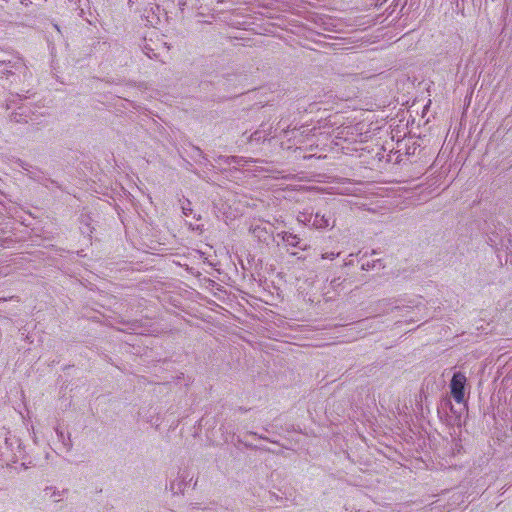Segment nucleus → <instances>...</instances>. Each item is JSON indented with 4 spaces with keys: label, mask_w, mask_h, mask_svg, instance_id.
<instances>
[{
    "label": "nucleus",
    "mask_w": 512,
    "mask_h": 512,
    "mask_svg": "<svg viewBox=\"0 0 512 512\" xmlns=\"http://www.w3.org/2000/svg\"><path fill=\"white\" fill-rule=\"evenodd\" d=\"M276 237L281 240L282 244L284 245L286 251L292 255L296 256L297 253L290 251L292 248H296L302 251H305L309 248V245L305 243L297 234H294L289 231H281L278 232Z\"/></svg>",
    "instance_id": "f257e3e1"
},
{
    "label": "nucleus",
    "mask_w": 512,
    "mask_h": 512,
    "mask_svg": "<svg viewBox=\"0 0 512 512\" xmlns=\"http://www.w3.org/2000/svg\"><path fill=\"white\" fill-rule=\"evenodd\" d=\"M467 384V377L464 373L455 372L450 381V391L453 399L461 404L465 401V387Z\"/></svg>",
    "instance_id": "f03ea898"
},
{
    "label": "nucleus",
    "mask_w": 512,
    "mask_h": 512,
    "mask_svg": "<svg viewBox=\"0 0 512 512\" xmlns=\"http://www.w3.org/2000/svg\"><path fill=\"white\" fill-rule=\"evenodd\" d=\"M308 222L316 229H325L334 226V221H332L331 216L320 212L310 214Z\"/></svg>",
    "instance_id": "7ed1b4c3"
},
{
    "label": "nucleus",
    "mask_w": 512,
    "mask_h": 512,
    "mask_svg": "<svg viewBox=\"0 0 512 512\" xmlns=\"http://www.w3.org/2000/svg\"><path fill=\"white\" fill-rule=\"evenodd\" d=\"M250 232L253 237H255L261 243H267L271 237V234L267 228L261 225H252L250 227Z\"/></svg>",
    "instance_id": "20e7f679"
},
{
    "label": "nucleus",
    "mask_w": 512,
    "mask_h": 512,
    "mask_svg": "<svg viewBox=\"0 0 512 512\" xmlns=\"http://www.w3.org/2000/svg\"><path fill=\"white\" fill-rule=\"evenodd\" d=\"M65 492H66L65 490H59L52 486L46 487L44 489V498L51 500L53 502H59L62 500Z\"/></svg>",
    "instance_id": "39448f33"
},
{
    "label": "nucleus",
    "mask_w": 512,
    "mask_h": 512,
    "mask_svg": "<svg viewBox=\"0 0 512 512\" xmlns=\"http://www.w3.org/2000/svg\"><path fill=\"white\" fill-rule=\"evenodd\" d=\"M184 482L183 481H172L170 483V490L173 494L181 493L184 489Z\"/></svg>",
    "instance_id": "423d86ee"
},
{
    "label": "nucleus",
    "mask_w": 512,
    "mask_h": 512,
    "mask_svg": "<svg viewBox=\"0 0 512 512\" xmlns=\"http://www.w3.org/2000/svg\"><path fill=\"white\" fill-rule=\"evenodd\" d=\"M310 131H311V129H308L307 127L302 126L299 129H296V128L292 129L291 133L293 134L292 137L295 139L297 137L296 134H300L301 136L308 135V132H310Z\"/></svg>",
    "instance_id": "0eeeda50"
},
{
    "label": "nucleus",
    "mask_w": 512,
    "mask_h": 512,
    "mask_svg": "<svg viewBox=\"0 0 512 512\" xmlns=\"http://www.w3.org/2000/svg\"><path fill=\"white\" fill-rule=\"evenodd\" d=\"M182 213L185 216H189L192 213L191 203L189 200H185L181 204Z\"/></svg>",
    "instance_id": "6e6552de"
},
{
    "label": "nucleus",
    "mask_w": 512,
    "mask_h": 512,
    "mask_svg": "<svg viewBox=\"0 0 512 512\" xmlns=\"http://www.w3.org/2000/svg\"><path fill=\"white\" fill-rule=\"evenodd\" d=\"M309 216L310 214H307V213H304V212H301L299 213V215L297 216V221L299 223H302L304 225H311V223L308 222L309 220Z\"/></svg>",
    "instance_id": "1a4fd4ad"
},
{
    "label": "nucleus",
    "mask_w": 512,
    "mask_h": 512,
    "mask_svg": "<svg viewBox=\"0 0 512 512\" xmlns=\"http://www.w3.org/2000/svg\"><path fill=\"white\" fill-rule=\"evenodd\" d=\"M250 140L251 141H255V142L265 141L266 140V136H262V132L261 131H255L250 136Z\"/></svg>",
    "instance_id": "9d476101"
},
{
    "label": "nucleus",
    "mask_w": 512,
    "mask_h": 512,
    "mask_svg": "<svg viewBox=\"0 0 512 512\" xmlns=\"http://www.w3.org/2000/svg\"><path fill=\"white\" fill-rule=\"evenodd\" d=\"M340 255V253H335V252H326V253H323L321 255V259H329V260H334L335 258H337L338 256Z\"/></svg>",
    "instance_id": "9b49d317"
},
{
    "label": "nucleus",
    "mask_w": 512,
    "mask_h": 512,
    "mask_svg": "<svg viewBox=\"0 0 512 512\" xmlns=\"http://www.w3.org/2000/svg\"><path fill=\"white\" fill-rule=\"evenodd\" d=\"M207 512H234V511L233 510H229L227 508L220 507V508H216V509L209 508L207 510Z\"/></svg>",
    "instance_id": "f8f14e48"
},
{
    "label": "nucleus",
    "mask_w": 512,
    "mask_h": 512,
    "mask_svg": "<svg viewBox=\"0 0 512 512\" xmlns=\"http://www.w3.org/2000/svg\"><path fill=\"white\" fill-rule=\"evenodd\" d=\"M55 431H56V434H57L59 440L63 441L64 440V433H63V431L59 430V428H55Z\"/></svg>",
    "instance_id": "ddd939ff"
},
{
    "label": "nucleus",
    "mask_w": 512,
    "mask_h": 512,
    "mask_svg": "<svg viewBox=\"0 0 512 512\" xmlns=\"http://www.w3.org/2000/svg\"><path fill=\"white\" fill-rule=\"evenodd\" d=\"M21 3L27 6L31 3V1L30 0H22Z\"/></svg>",
    "instance_id": "4468645a"
},
{
    "label": "nucleus",
    "mask_w": 512,
    "mask_h": 512,
    "mask_svg": "<svg viewBox=\"0 0 512 512\" xmlns=\"http://www.w3.org/2000/svg\"><path fill=\"white\" fill-rule=\"evenodd\" d=\"M282 132L284 133L285 136H287L290 133V131L288 129L287 130L286 129H282Z\"/></svg>",
    "instance_id": "2eb2a0df"
},
{
    "label": "nucleus",
    "mask_w": 512,
    "mask_h": 512,
    "mask_svg": "<svg viewBox=\"0 0 512 512\" xmlns=\"http://www.w3.org/2000/svg\"><path fill=\"white\" fill-rule=\"evenodd\" d=\"M362 268L363 269H368L369 268V264L368 263L367 264H362Z\"/></svg>",
    "instance_id": "dca6fc26"
},
{
    "label": "nucleus",
    "mask_w": 512,
    "mask_h": 512,
    "mask_svg": "<svg viewBox=\"0 0 512 512\" xmlns=\"http://www.w3.org/2000/svg\"><path fill=\"white\" fill-rule=\"evenodd\" d=\"M299 143H302V141H301V140H297V141L295 142V144H299Z\"/></svg>",
    "instance_id": "f3484780"
},
{
    "label": "nucleus",
    "mask_w": 512,
    "mask_h": 512,
    "mask_svg": "<svg viewBox=\"0 0 512 512\" xmlns=\"http://www.w3.org/2000/svg\"><path fill=\"white\" fill-rule=\"evenodd\" d=\"M510 245H511V248H510V250L512 251V240H510Z\"/></svg>",
    "instance_id": "a211bd4d"
},
{
    "label": "nucleus",
    "mask_w": 512,
    "mask_h": 512,
    "mask_svg": "<svg viewBox=\"0 0 512 512\" xmlns=\"http://www.w3.org/2000/svg\"><path fill=\"white\" fill-rule=\"evenodd\" d=\"M129 2H130V3H133V2H134V0H129Z\"/></svg>",
    "instance_id": "6ab92c4d"
}]
</instances>
